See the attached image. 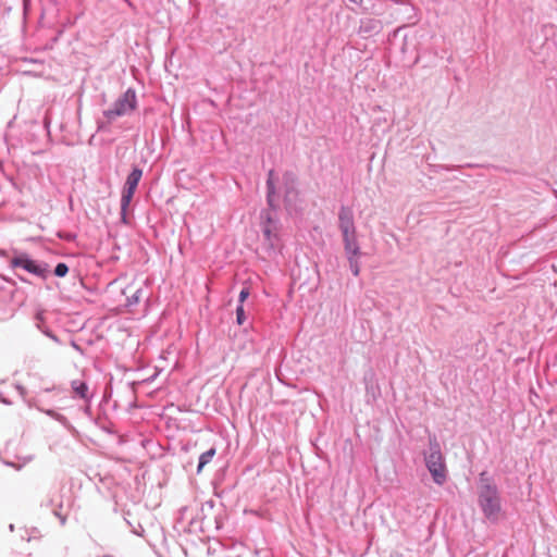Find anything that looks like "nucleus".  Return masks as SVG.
I'll list each match as a JSON object with an SVG mask.
<instances>
[{
  "label": "nucleus",
  "instance_id": "f257e3e1",
  "mask_svg": "<svg viewBox=\"0 0 557 557\" xmlns=\"http://www.w3.org/2000/svg\"><path fill=\"white\" fill-rule=\"evenodd\" d=\"M478 504L484 518L492 523H496L505 517L498 488L485 473L480 475Z\"/></svg>",
  "mask_w": 557,
  "mask_h": 557
},
{
  "label": "nucleus",
  "instance_id": "f03ea898",
  "mask_svg": "<svg viewBox=\"0 0 557 557\" xmlns=\"http://www.w3.org/2000/svg\"><path fill=\"white\" fill-rule=\"evenodd\" d=\"M338 227L343 235L345 250L356 252L359 245L357 240L354 212L349 207H342L338 212Z\"/></svg>",
  "mask_w": 557,
  "mask_h": 557
},
{
  "label": "nucleus",
  "instance_id": "7ed1b4c3",
  "mask_svg": "<svg viewBox=\"0 0 557 557\" xmlns=\"http://www.w3.org/2000/svg\"><path fill=\"white\" fill-rule=\"evenodd\" d=\"M425 463L435 483L443 484L446 481V467L435 440L430 442V454L425 457Z\"/></svg>",
  "mask_w": 557,
  "mask_h": 557
},
{
  "label": "nucleus",
  "instance_id": "20e7f679",
  "mask_svg": "<svg viewBox=\"0 0 557 557\" xmlns=\"http://www.w3.org/2000/svg\"><path fill=\"white\" fill-rule=\"evenodd\" d=\"M136 109V94L134 90H126L113 104V107L104 112L109 121L116 117L127 115Z\"/></svg>",
  "mask_w": 557,
  "mask_h": 557
},
{
  "label": "nucleus",
  "instance_id": "39448f33",
  "mask_svg": "<svg viewBox=\"0 0 557 557\" xmlns=\"http://www.w3.org/2000/svg\"><path fill=\"white\" fill-rule=\"evenodd\" d=\"M143 176V171L138 168H135L126 178L122 198H121V210H122V220L125 222L126 220V210L132 201V198L135 194L137 185Z\"/></svg>",
  "mask_w": 557,
  "mask_h": 557
},
{
  "label": "nucleus",
  "instance_id": "423d86ee",
  "mask_svg": "<svg viewBox=\"0 0 557 557\" xmlns=\"http://www.w3.org/2000/svg\"><path fill=\"white\" fill-rule=\"evenodd\" d=\"M11 264L15 268H22L27 272L38 276H42L45 274V269H42L39 264L26 256H20L12 259Z\"/></svg>",
  "mask_w": 557,
  "mask_h": 557
},
{
  "label": "nucleus",
  "instance_id": "0eeeda50",
  "mask_svg": "<svg viewBox=\"0 0 557 557\" xmlns=\"http://www.w3.org/2000/svg\"><path fill=\"white\" fill-rule=\"evenodd\" d=\"M122 293L126 297L127 305L136 304L139 300L140 286L133 280L123 288Z\"/></svg>",
  "mask_w": 557,
  "mask_h": 557
},
{
  "label": "nucleus",
  "instance_id": "6e6552de",
  "mask_svg": "<svg viewBox=\"0 0 557 557\" xmlns=\"http://www.w3.org/2000/svg\"><path fill=\"white\" fill-rule=\"evenodd\" d=\"M346 255H347V258H348V261H349V264H350V269L352 271V274L355 276H358L359 273H360V265H359V262H358V258L360 256V248H359V245L357 246L356 248V252H352L350 250H345Z\"/></svg>",
  "mask_w": 557,
  "mask_h": 557
},
{
  "label": "nucleus",
  "instance_id": "1a4fd4ad",
  "mask_svg": "<svg viewBox=\"0 0 557 557\" xmlns=\"http://www.w3.org/2000/svg\"><path fill=\"white\" fill-rule=\"evenodd\" d=\"M72 389L73 392L82 399L88 398V386L82 380L72 381Z\"/></svg>",
  "mask_w": 557,
  "mask_h": 557
},
{
  "label": "nucleus",
  "instance_id": "9d476101",
  "mask_svg": "<svg viewBox=\"0 0 557 557\" xmlns=\"http://www.w3.org/2000/svg\"><path fill=\"white\" fill-rule=\"evenodd\" d=\"M215 454H216L215 448H210L209 450H207L200 455L199 463H198V468H197L198 473H200L202 471V469L206 465H208L212 461Z\"/></svg>",
  "mask_w": 557,
  "mask_h": 557
},
{
  "label": "nucleus",
  "instance_id": "9b49d317",
  "mask_svg": "<svg viewBox=\"0 0 557 557\" xmlns=\"http://www.w3.org/2000/svg\"><path fill=\"white\" fill-rule=\"evenodd\" d=\"M263 235L265 239L272 244V238L275 237V234H273L270 216H267V222L263 226Z\"/></svg>",
  "mask_w": 557,
  "mask_h": 557
},
{
  "label": "nucleus",
  "instance_id": "f8f14e48",
  "mask_svg": "<svg viewBox=\"0 0 557 557\" xmlns=\"http://www.w3.org/2000/svg\"><path fill=\"white\" fill-rule=\"evenodd\" d=\"M67 272H69V268L65 263H58L54 269V274L60 277L65 276L67 274Z\"/></svg>",
  "mask_w": 557,
  "mask_h": 557
},
{
  "label": "nucleus",
  "instance_id": "ddd939ff",
  "mask_svg": "<svg viewBox=\"0 0 557 557\" xmlns=\"http://www.w3.org/2000/svg\"><path fill=\"white\" fill-rule=\"evenodd\" d=\"M236 318H237V323L239 325H242L245 321V312H244V308H243V305H239L236 309Z\"/></svg>",
  "mask_w": 557,
  "mask_h": 557
},
{
  "label": "nucleus",
  "instance_id": "4468645a",
  "mask_svg": "<svg viewBox=\"0 0 557 557\" xmlns=\"http://www.w3.org/2000/svg\"><path fill=\"white\" fill-rule=\"evenodd\" d=\"M249 289L248 288H243L239 293V301H240V305L247 299V297L249 296Z\"/></svg>",
  "mask_w": 557,
  "mask_h": 557
},
{
  "label": "nucleus",
  "instance_id": "2eb2a0df",
  "mask_svg": "<svg viewBox=\"0 0 557 557\" xmlns=\"http://www.w3.org/2000/svg\"><path fill=\"white\" fill-rule=\"evenodd\" d=\"M391 557H404V555L401 553H399V552H395V553L392 554Z\"/></svg>",
  "mask_w": 557,
  "mask_h": 557
}]
</instances>
